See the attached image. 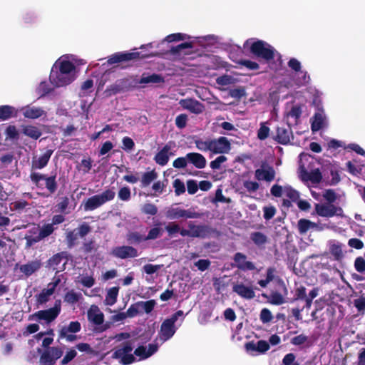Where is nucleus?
Returning <instances> with one entry per match:
<instances>
[{
	"instance_id": "f257e3e1",
	"label": "nucleus",
	"mask_w": 365,
	"mask_h": 365,
	"mask_svg": "<svg viewBox=\"0 0 365 365\" xmlns=\"http://www.w3.org/2000/svg\"><path fill=\"white\" fill-rule=\"evenodd\" d=\"M133 49V51L116 52L108 57L107 63L109 65L115 63H124L130 61L135 62L138 60L145 59L150 56H154L153 53H144Z\"/></svg>"
},
{
	"instance_id": "f03ea898",
	"label": "nucleus",
	"mask_w": 365,
	"mask_h": 365,
	"mask_svg": "<svg viewBox=\"0 0 365 365\" xmlns=\"http://www.w3.org/2000/svg\"><path fill=\"white\" fill-rule=\"evenodd\" d=\"M61 311V301L60 299H56L53 307L37 311L35 313L30 314L28 319L29 321L36 320L39 323H41V321H44L46 324H49L58 317Z\"/></svg>"
},
{
	"instance_id": "7ed1b4c3",
	"label": "nucleus",
	"mask_w": 365,
	"mask_h": 365,
	"mask_svg": "<svg viewBox=\"0 0 365 365\" xmlns=\"http://www.w3.org/2000/svg\"><path fill=\"white\" fill-rule=\"evenodd\" d=\"M115 196V192L113 189H107L101 194L91 196L83 202V210L85 211H93L106 202L113 200Z\"/></svg>"
},
{
	"instance_id": "20e7f679",
	"label": "nucleus",
	"mask_w": 365,
	"mask_h": 365,
	"mask_svg": "<svg viewBox=\"0 0 365 365\" xmlns=\"http://www.w3.org/2000/svg\"><path fill=\"white\" fill-rule=\"evenodd\" d=\"M187 227L189 230L180 227L179 232L181 236L205 239L214 232V230L207 225H195L193 222H190Z\"/></svg>"
},
{
	"instance_id": "39448f33",
	"label": "nucleus",
	"mask_w": 365,
	"mask_h": 365,
	"mask_svg": "<svg viewBox=\"0 0 365 365\" xmlns=\"http://www.w3.org/2000/svg\"><path fill=\"white\" fill-rule=\"evenodd\" d=\"M137 86V78L130 76L126 78L118 79L113 84L108 86L105 91L106 96H111L119 93L128 91Z\"/></svg>"
},
{
	"instance_id": "423d86ee",
	"label": "nucleus",
	"mask_w": 365,
	"mask_h": 365,
	"mask_svg": "<svg viewBox=\"0 0 365 365\" xmlns=\"http://www.w3.org/2000/svg\"><path fill=\"white\" fill-rule=\"evenodd\" d=\"M179 317H182L181 321L184 319V312L182 310H178L170 316V317L165 319L160 325L159 331L160 337L163 341L170 339L175 334L177 328L175 323Z\"/></svg>"
},
{
	"instance_id": "0eeeda50",
	"label": "nucleus",
	"mask_w": 365,
	"mask_h": 365,
	"mask_svg": "<svg viewBox=\"0 0 365 365\" xmlns=\"http://www.w3.org/2000/svg\"><path fill=\"white\" fill-rule=\"evenodd\" d=\"M31 182L38 188H43V184L41 183V180L45 181V187L50 194L56 192L58 188V183L56 181V174L47 175L39 173H31L30 175Z\"/></svg>"
},
{
	"instance_id": "6e6552de",
	"label": "nucleus",
	"mask_w": 365,
	"mask_h": 365,
	"mask_svg": "<svg viewBox=\"0 0 365 365\" xmlns=\"http://www.w3.org/2000/svg\"><path fill=\"white\" fill-rule=\"evenodd\" d=\"M314 212L317 215L326 218L334 216L343 217V210L333 203H316L314 205Z\"/></svg>"
},
{
	"instance_id": "1a4fd4ad",
	"label": "nucleus",
	"mask_w": 365,
	"mask_h": 365,
	"mask_svg": "<svg viewBox=\"0 0 365 365\" xmlns=\"http://www.w3.org/2000/svg\"><path fill=\"white\" fill-rule=\"evenodd\" d=\"M133 350V346L130 341H126L122 344L121 347L115 349L113 353V359H120V362L123 365H128L133 363L135 360V356L130 352Z\"/></svg>"
},
{
	"instance_id": "9d476101",
	"label": "nucleus",
	"mask_w": 365,
	"mask_h": 365,
	"mask_svg": "<svg viewBox=\"0 0 365 365\" xmlns=\"http://www.w3.org/2000/svg\"><path fill=\"white\" fill-rule=\"evenodd\" d=\"M91 231V227L87 222L81 224L77 230L68 231L66 235L68 247L72 248L74 247L78 237H85Z\"/></svg>"
},
{
	"instance_id": "9b49d317",
	"label": "nucleus",
	"mask_w": 365,
	"mask_h": 365,
	"mask_svg": "<svg viewBox=\"0 0 365 365\" xmlns=\"http://www.w3.org/2000/svg\"><path fill=\"white\" fill-rule=\"evenodd\" d=\"M75 78V76H68V74L63 73L57 68L56 65L53 66L49 76L51 83L56 87L67 86L72 83Z\"/></svg>"
},
{
	"instance_id": "f8f14e48",
	"label": "nucleus",
	"mask_w": 365,
	"mask_h": 365,
	"mask_svg": "<svg viewBox=\"0 0 365 365\" xmlns=\"http://www.w3.org/2000/svg\"><path fill=\"white\" fill-rule=\"evenodd\" d=\"M299 179L307 185H313L319 183L322 175L319 169H314L310 172L307 171L304 165H300L298 170Z\"/></svg>"
},
{
	"instance_id": "ddd939ff",
	"label": "nucleus",
	"mask_w": 365,
	"mask_h": 365,
	"mask_svg": "<svg viewBox=\"0 0 365 365\" xmlns=\"http://www.w3.org/2000/svg\"><path fill=\"white\" fill-rule=\"evenodd\" d=\"M250 51L255 56L266 60L272 59L274 57V49L262 41H257L252 43Z\"/></svg>"
},
{
	"instance_id": "4468645a",
	"label": "nucleus",
	"mask_w": 365,
	"mask_h": 365,
	"mask_svg": "<svg viewBox=\"0 0 365 365\" xmlns=\"http://www.w3.org/2000/svg\"><path fill=\"white\" fill-rule=\"evenodd\" d=\"M271 193L275 197H288L292 201H297L299 197V192L290 186L274 185L271 188Z\"/></svg>"
},
{
	"instance_id": "2eb2a0df",
	"label": "nucleus",
	"mask_w": 365,
	"mask_h": 365,
	"mask_svg": "<svg viewBox=\"0 0 365 365\" xmlns=\"http://www.w3.org/2000/svg\"><path fill=\"white\" fill-rule=\"evenodd\" d=\"M111 254L118 259L134 258L138 256V251L136 248L130 245H123L114 247Z\"/></svg>"
},
{
	"instance_id": "dca6fc26",
	"label": "nucleus",
	"mask_w": 365,
	"mask_h": 365,
	"mask_svg": "<svg viewBox=\"0 0 365 365\" xmlns=\"http://www.w3.org/2000/svg\"><path fill=\"white\" fill-rule=\"evenodd\" d=\"M167 217L170 219L179 218H198L200 214L191 210H184L180 207H175L170 209L167 212Z\"/></svg>"
},
{
	"instance_id": "f3484780",
	"label": "nucleus",
	"mask_w": 365,
	"mask_h": 365,
	"mask_svg": "<svg viewBox=\"0 0 365 365\" xmlns=\"http://www.w3.org/2000/svg\"><path fill=\"white\" fill-rule=\"evenodd\" d=\"M245 347L248 354L255 356L266 352L269 349V344L266 341L259 340L257 342L250 341Z\"/></svg>"
},
{
	"instance_id": "a211bd4d",
	"label": "nucleus",
	"mask_w": 365,
	"mask_h": 365,
	"mask_svg": "<svg viewBox=\"0 0 365 365\" xmlns=\"http://www.w3.org/2000/svg\"><path fill=\"white\" fill-rule=\"evenodd\" d=\"M180 106L192 113L200 114L204 110V106L198 101L193 98L181 99L179 102Z\"/></svg>"
},
{
	"instance_id": "6ab92c4d",
	"label": "nucleus",
	"mask_w": 365,
	"mask_h": 365,
	"mask_svg": "<svg viewBox=\"0 0 365 365\" xmlns=\"http://www.w3.org/2000/svg\"><path fill=\"white\" fill-rule=\"evenodd\" d=\"M170 143L165 144L162 149H160L155 155V162L161 166H165L169 161L170 156L173 155L174 153L171 152Z\"/></svg>"
},
{
	"instance_id": "aec40b11",
	"label": "nucleus",
	"mask_w": 365,
	"mask_h": 365,
	"mask_svg": "<svg viewBox=\"0 0 365 365\" xmlns=\"http://www.w3.org/2000/svg\"><path fill=\"white\" fill-rule=\"evenodd\" d=\"M87 317L89 322L99 326L104 322V314L96 305H92L88 311Z\"/></svg>"
},
{
	"instance_id": "412c9836",
	"label": "nucleus",
	"mask_w": 365,
	"mask_h": 365,
	"mask_svg": "<svg viewBox=\"0 0 365 365\" xmlns=\"http://www.w3.org/2000/svg\"><path fill=\"white\" fill-rule=\"evenodd\" d=\"M275 172L274 169L268 165H262L260 168L256 170L255 177L258 180L271 181L274 179Z\"/></svg>"
},
{
	"instance_id": "4be33fe9",
	"label": "nucleus",
	"mask_w": 365,
	"mask_h": 365,
	"mask_svg": "<svg viewBox=\"0 0 365 365\" xmlns=\"http://www.w3.org/2000/svg\"><path fill=\"white\" fill-rule=\"evenodd\" d=\"M68 257V253L66 251H62L58 253L53 255L47 262V266L49 267H52L53 269H57V266L61 264L63 259H66V262L63 264V268L61 270H57V272L63 271L64 269V267L67 263Z\"/></svg>"
},
{
	"instance_id": "5701e85b",
	"label": "nucleus",
	"mask_w": 365,
	"mask_h": 365,
	"mask_svg": "<svg viewBox=\"0 0 365 365\" xmlns=\"http://www.w3.org/2000/svg\"><path fill=\"white\" fill-rule=\"evenodd\" d=\"M284 294H280L277 292H272L268 296L264 295L267 302L274 305H281L285 303V297L287 295V289L284 282H282Z\"/></svg>"
},
{
	"instance_id": "b1692460",
	"label": "nucleus",
	"mask_w": 365,
	"mask_h": 365,
	"mask_svg": "<svg viewBox=\"0 0 365 365\" xmlns=\"http://www.w3.org/2000/svg\"><path fill=\"white\" fill-rule=\"evenodd\" d=\"M210 151L214 153H222L228 148V139L220 137L218 139L210 140Z\"/></svg>"
},
{
	"instance_id": "393cba45",
	"label": "nucleus",
	"mask_w": 365,
	"mask_h": 365,
	"mask_svg": "<svg viewBox=\"0 0 365 365\" xmlns=\"http://www.w3.org/2000/svg\"><path fill=\"white\" fill-rule=\"evenodd\" d=\"M234 261V265L242 270H253L255 268L254 264L250 261H247L246 256L241 253H237L235 255Z\"/></svg>"
},
{
	"instance_id": "a878e982",
	"label": "nucleus",
	"mask_w": 365,
	"mask_h": 365,
	"mask_svg": "<svg viewBox=\"0 0 365 365\" xmlns=\"http://www.w3.org/2000/svg\"><path fill=\"white\" fill-rule=\"evenodd\" d=\"M232 289L235 292L243 298L252 299L255 297V292L252 287L246 286L242 283L235 284Z\"/></svg>"
},
{
	"instance_id": "bb28decb",
	"label": "nucleus",
	"mask_w": 365,
	"mask_h": 365,
	"mask_svg": "<svg viewBox=\"0 0 365 365\" xmlns=\"http://www.w3.org/2000/svg\"><path fill=\"white\" fill-rule=\"evenodd\" d=\"M52 150H47L41 157L38 158H34L31 163V168L32 170L36 169H43L45 168L53 153Z\"/></svg>"
},
{
	"instance_id": "cd10ccee",
	"label": "nucleus",
	"mask_w": 365,
	"mask_h": 365,
	"mask_svg": "<svg viewBox=\"0 0 365 365\" xmlns=\"http://www.w3.org/2000/svg\"><path fill=\"white\" fill-rule=\"evenodd\" d=\"M343 245L336 240H330L328 242L329 253L336 260L341 259L344 256Z\"/></svg>"
},
{
	"instance_id": "c85d7f7f",
	"label": "nucleus",
	"mask_w": 365,
	"mask_h": 365,
	"mask_svg": "<svg viewBox=\"0 0 365 365\" xmlns=\"http://www.w3.org/2000/svg\"><path fill=\"white\" fill-rule=\"evenodd\" d=\"M164 78L160 74L153 73L150 75L143 73L141 78L137 79V86L138 84H149V83H164Z\"/></svg>"
},
{
	"instance_id": "c756f323",
	"label": "nucleus",
	"mask_w": 365,
	"mask_h": 365,
	"mask_svg": "<svg viewBox=\"0 0 365 365\" xmlns=\"http://www.w3.org/2000/svg\"><path fill=\"white\" fill-rule=\"evenodd\" d=\"M186 158L197 168L202 169L206 165V159L200 153H189L186 155Z\"/></svg>"
},
{
	"instance_id": "7c9ffc66",
	"label": "nucleus",
	"mask_w": 365,
	"mask_h": 365,
	"mask_svg": "<svg viewBox=\"0 0 365 365\" xmlns=\"http://www.w3.org/2000/svg\"><path fill=\"white\" fill-rule=\"evenodd\" d=\"M41 267V262L40 260L30 261L25 264H22L19 269L26 277H29L34 272L38 271Z\"/></svg>"
},
{
	"instance_id": "2f4dec72",
	"label": "nucleus",
	"mask_w": 365,
	"mask_h": 365,
	"mask_svg": "<svg viewBox=\"0 0 365 365\" xmlns=\"http://www.w3.org/2000/svg\"><path fill=\"white\" fill-rule=\"evenodd\" d=\"M327 125L326 116L322 110L316 113L312 121V130L318 131Z\"/></svg>"
},
{
	"instance_id": "473e14b6",
	"label": "nucleus",
	"mask_w": 365,
	"mask_h": 365,
	"mask_svg": "<svg viewBox=\"0 0 365 365\" xmlns=\"http://www.w3.org/2000/svg\"><path fill=\"white\" fill-rule=\"evenodd\" d=\"M193 48V43L192 42H184L176 46H173L170 51L169 53L175 56L180 57L182 54V55H189L191 53L190 51H184L185 49L187 48Z\"/></svg>"
},
{
	"instance_id": "72a5a7b5",
	"label": "nucleus",
	"mask_w": 365,
	"mask_h": 365,
	"mask_svg": "<svg viewBox=\"0 0 365 365\" xmlns=\"http://www.w3.org/2000/svg\"><path fill=\"white\" fill-rule=\"evenodd\" d=\"M125 237L128 243L130 245H138L147 241L145 235L141 234L138 231L128 232Z\"/></svg>"
},
{
	"instance_id": "f704fd0d",
	"label": "nucleus",
	"mask_w": 365,
	"mask_h": 365,
	"mask_svg": "<svg viewBox=\"0 0 365 365\" xmlns=\"http://www.w3.org/2000/svg\"><path fill=\"white\" fill-rule=\"evenodd\" d=\"M22 113L25 118L36 119L40 118L44 113L43 109L34 106H26L22 108Z\"/></svg>"
},
{
	"instance_id": "c9c22d12",
	"label": "nucleus",
	"mask_w": 365,
	"mask_h": 365,
	"mask_svg": "<svg viewBox=\"0 0 365 365\" xmlns=\"http://www.w3.org/2000/svg\"><path fill=\"white\" fill-rule=\"evenodd\" d=\"M22 133L34 140L38 139L42 135L41 130L38 127L31 125H23Z\"/></svg>"
},
{
	"instance_id": "e433bc0d",
	"label": "nucleus",
	"mask_w": 365,
	"mask_h": 365,
	"mask_svg": "<svg viewBox=\"0 0 365 365\" xmlns=\"http://www.w3.org/2000/svg\"><path fill=\"white\" fill-rule=\"evenodd\" d=\"M17 112L14 107L9 105L0 106V120H6L16 116Z\"/></svg>"
},
{
	"instance_id": "4c0bfd02",
	"label": "nucleus",
	"mask_w": 365,
	"mask_h": 365,
	"mask_svg": "<svg viewBox=\"0 0 365 365\" xmlns=\"http://www.w3.org/2000/svg\"><path fill=\"white\" fill-rule=\"evenodd\" d=\"M291 131L285 128H277L276 139L282 144H287L290 140Z\"/></svg>"
},
{
	"instance_id": "58836bf2",
	"label": "nucleus",
	"mask_w": 365,
	"mask_h": 365,
	"mask_svg": "<svg viewBox=\"0 0 365 365\" xmlns=\"http://www.w3.org/2000/svg\"><path fill=\"white\" fill-rule=\"evenodd\" d=\"M317 227V225L309 220L301 219L298 221V229L300 234H305L309 230Z\"/></svg>"
},
{
	"instance_id": "ea45409f",
	"label": "nucleus",
	"mask_w": 365,
	"mask_h": 365,
	"mask_svg": "<svg viewBox=\"0 0 365 365\" xmlns=\"http://www.w3.org/2000/svg\"><path fill=\"white\" fill-rule=\"evenodd\" d=\"M81 298L82 294L80 292H76L72 289L65 294L63 300L68 304H74L78 302Z\"/></svg>"
},
{
	"instance_id": "a19ab883",
	"label": "nucleus",
	"mask_w": 365,
	"mask_h": 365,
	"mask_svg": "<svg viewBox=\"0 0 365 365\" xmlns=\"http://www.w3.org/2000/svg\"><path fill=\"white\" fill-rule=\"evenodd\" d=\"M61 71L68 74V76H75L76 67L74 64L69 61H63L59 63L58 68Z\"/></svg>"
},
{
	"instance_id": "79ce46f5",
	"label": "nucleus",
	"mask_w": 365,
	"mask_h": 365,
	"mask_svg": "<svg viewBox=\"0 0 365 365\" xmlns=\"http://www.w3.org/2000/svg\"><path fill=\"white\" fill-rule=\"evenodd\" d=\"M118 290L119 288L118 287H113L108 291L105 299L106 304L112 306L116 302Z\"/></svg>"
},
{
	"instance_id": "37998d69",
	"label": "nucleus",
	"mask_w": 365,
	"mask_h": 365,
	"mask_svg": "<svg viewBox=\"0 0 365 365\" xmlns=\"http://www.w3.org/2000/svg\"><path fill=\"white\" fill-rule=\"evenodd\" d=\"M161 223L156 224L153 227L150 228L147 235L146 240H154L160 237L163 234V229L160 227Z\"/></svg>"
},
{
	"instance_id": "c03bdc74",
	"label": "nucleus",
	"mask_w": 365,
	"mask_h": 365,
	"mask_svg": "<svg viewBox=\"0 0 365 365\" xmlns=\"http://www.w3.org/2000/svg\"><path fill=\"white\" fill-rule=\"evenodd\" d=\"M54 292L51 289L48 287L47 289H43L36 296V302L38 304H46L49 300L50 296H51Z\"/></svg>"
},
{
	"instance_id": "a18cd8bd",
	"label": "nucleus",
	"mask_w": 365,
	"mask_h": 365,
	"mask_svg": "<svg viewBox=\"0 0 365 365\" xmlns=\"http://www.w3.org/2000/svg\"><path fill=\"white\" fill-rule=\"evenodd\" d=\"M81 325L78 321L71 322L66 327L64 326L61 329L62 331V335H65V332L77 333L81 331Z\"/></svg>"
},
{
	"instance_id": "49530a36",
	"label": "nucleus",
	"mask_w": 365,
	"mask_h": 365,
	"mask_svg": "<svg viewBox=\"0 0 365 365\" xmlns=\"http://www.w3.org/2000/svg\"><path fill=\"white\" fill-rule=\"evenodd\" d=\"M56 228L52 226L50 223L45 224L42 226V227L40 229L38 234L37 235L38 237L41 240L45 239L46 237L50 236Z\"/></svg>"
},
{
	"instance_id": "de8ad7c7",
	"label": "nucleus",
	"mask_w": 365,
	"mask_h": 365,
	"mask_svg": "<svg viewBox=\"0 0 365 365\" xmlns=\"http://www.w3.org/2000/svg\"><path fill=\"white\" fill-rule=\"evenodd\" d=\"M158 178V174L153 170L150 172L145 173L141 179L142 185L143 187L148 186L153 180Z\"/></svg>"
},
{
	"instance_id": "09e8293b",
	"label": "nucleus",
	"mask_w": 365,
	"mask_h": 365,
	"mask_svg": "<svg viewBox=\"0 0 365 365\" xmlns=\"http://www.w3.org/2000/svg\"><path fill=\"white\" fill-rule=\"evenodd\" d=\"M140 310H143L146 314H150L155 308L156 302L155 299H150L145 302H138Z\"/></svg>"
},
{
	"instance_id": "8fccbe9b",
	"label": "nucleus",
	"mask_w": 365,
	"mask_h": 365,
	"mask_svg": "<svg viewBox=\"0 0 365 365\" xmlns=\"http://www.w3.org/2000/svg\"><path fill=\"white\" fill-rule=\"evenodd\" d=\"M251 240L258 246L264 245L267 241V237L261 232H256L251 235Z\"/></svg>"
},
{
	"instance_id": "3c124183",
	"label": "nucleus",
	"mask_w": 365,
	"mask_h": 365,
	"mask_svg": "<svg viewBox=\"0 0 365 365\" xmlns=\"http://www.w3.org/2000/svg\"><path fill=\"white\" fill-rule=\"evenodd\" d=\"M14 159L13 153H6L0 157V166L1 168H6L9 165L11 164Z\"/></svg>"
},
{
	"instance_id": "603ef678",
	"label": "nucleus",
	"mask_w": 365,
	"mask_h": 365,
	"mask_svg": "<svg viewBox=\"0 0 365 365\" xmlns=\"http://www.w3.org/2000/svg\"><path fill=\"white\" fill-rule=\"evenodd\" d=\"M302 114V110L299 106H294L291 110L287 113V117L288 118H292L293 123H297V120L300 117Z\"/></svg>"
},
{
	"instance_id": "864d4df0",
	"label": "nucleus",
	"mask_w": 365,
	"mask_h": 365,
	"mask_svg": "<svg viewBox=\"0 0 365 365\" xmlns=\"http://www.w3.org/2000/svg\"><path fill=\"white\" fill-rule=\"evenodd\" d=\"M190 38V36H187L185 34L175 33V34H172L167 36L165 38V41L170 43V42H173V41H183V40H185L186 38Z\"/></svg>"
},
{
	"instance_id": "5fc2aeb1",
	"label": "nucleus",
	"mask_w": 365,
	"mask_h": 365,
	"mask_svg": "<svg viewBox=\"0 0 365 365\" xmlns=\"http://www.w3.org/2000/svg\"><path fill=\"white\" fill-rule=\"evenodd\" d=\"M40 362L43 365H54V359L52 358L50 351H45L40 357Z\"/></svg>"
},
{
	"instance_id": "6e6d98bb",
	"label": "nucleus",
	"mask_w": 365,
	"mask_h": 365,
	"mask_svg": "<svg viewBox=\"0 0 365 365\" xmlns=\"http://www.w3.org/2000/svg\"><path fill=\"white\" fill-rule=\"evenodd\" d=\"M296 83L302 86L306 85L309 81V76H307V73L302 71H299L296 73Z\"/></svg>"
},
{
	"instance_id": "4d7b16f0",
	"label": "nucleus",
	"mask_w": 365,
	"mask_h": 365,
	"mask_svg": "<svg viewBox=\"0 0 365 365\" xmlns=\"http://www.w3.org/2000/svg\"><path fill=\"white\" fill-rule=\"evenodd\" d=\"M165 228L170 237H173L180 231V225L176 222H170Z\"/></svg>"
},
{
	"instance_id": "13d9d810",
	"label": "nucleus",
	"mask_w": 365,
	"mask_h": 365,
	"mask_svg": "<svg viewBox=\"0 0 365 365\" xmlns=\"http://www.w3.org/2000/svg\"><path fill=\"white\" fill-rule=\"evenodd\" d=\"M269 128L264 123H262L257 131V138L262 140L266 139L269 136Z\"/></svg>"
},
{
	"instance_id": "bf43d9fd",
	"label": "nucleus",
	"mask_w": 365,
	"mask_h": 365,
	"mask_svg": "<svg viewBox=\"0 0 365 365\" xmlns=\"http://www.w3.org/2000/svg\"><path fill=\"white\" fill-rule=\"evenodd\" d=\"M6 138L17 140L19 138V132L15 125H9L5 131Z\"/></svg>"
},
{
	"instance_id": "052dcab7",
	"label": "nucleus",
	"mask_w": 365,
	"mask_h": 365,
	"mask_svg": "<svg viewBox=\"0 0 365 365\" xmlns=\"http://www.w3.org/2000/svg\"><path fill=\"white\" fill-rule=\"evenodd\" d=\"M122 143L123 145L121 146V148L125 151H130L135 147L133 140L128 136H125L122 139Z\"/></svg>"
},
{
	"instance_id": "680f3d73",
	"label": "nucleus",
	"mask_w": 365,
	"mask_h": 365,
	"mask_svg": "<svg viewBox=\"0 0 365 365\" xmlns=\"http://www.w3.org/2000/svg\"><path fill=\"white\" fill-rule=\"evenodd\" d=\"M141 310L140 309V305L138 302L133 304L130 306V307L127 309L125 312L128 317H134L138 314L139 312H140Z\"/></svg>"
},
{
	"instance_id": "e2e57ef3",
	"label": "nucleus",
	"mask_w": 365,
	"mask_h": 365,
	"mask_svg": "<svg viewBox=\"0 0 365 365\" xmlns=\"http://www.w3.org/2000/svg\"><path fill=\"white\" fill-rule=\"evenodd\" d=\"M142 212L146 215H155L158 212V207L152 203H145L143 206Z\"/></svg>"
},
{
	"instance_id": "0e129e2a",
	"label": "nucleus",
	"mask_w": 365,
	"mask_h": 365,
	"mask_svg": "<svg viewBox=\"0 0 365 365\" xmlns=\"http://www.w3.org/2000/svg\"><path fill=\"white\" fill-rule=\"evenodd\" d=\"M173 187L176 195H180L185 192L184 182L180 179H175L173 182Z\"/></svg>"
},
{
	"instance_id": "69168bd1",
	"label": "nucleus",
	"mask_w": 365,
	"mask_h": 365,
	"mask_svg": "<svg viewBox=\"0 0 365 365\" xmlns=\"http://www.w3.org/2000/svg\"><path fill=\"white\" fill-rule=\"evenodd\" d=\"M187 121V115L182 113L178 115L175 118V125L179 129L185 128Z\"/></svg>"
},
{
	"instance_id": "338daca9",
	"label": "nucleus",
	"mask_w": 365,
	"mask_h": 365,
	"mask_svg": "<svg viewBox=\"0 0 365 365\" xmlns=\"http://www.w3.org/2000/svg\"><path fill=\"white\" fill-rule=\"evenodd\" d=\"M273 316L268 309L264 308L262 309L260 312V320L263 323H268L271 322Z\"/></svg>"
},
{
	"instance_id": "774afa93",
	"label": "nucleus",
	"mask_w": 365,
	"mask_h": 365,
	"mask_svg": "<svg viewBox=\"0 0 365 365\" xmlns=\"http://www.w3.org/2000/svg\"><path fill=\"white\" fill-rule=\"evenodd\" d=\"M354 267L355 269L361 273H363L365 272V259L361 257H359L355 259L354 262Z\"/></svg>"
}]
</instances>
